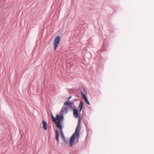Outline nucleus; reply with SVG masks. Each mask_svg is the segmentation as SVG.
I'll return each mask as SVG.
<instances>
[{
  "instance_id": "obj_12",
  "label": "nucleus",
  "mask_w": 154,
  "mask_h": 154,
  "mask_svg": "<svg viewBox=\"0 0 154 154\" xmlns=\"http://www.w3.org/2000/svg\"><path fill=\"white\" fill-rule=\"evenodd\" d=\"M71 98V96H70V97H69L68 98H67V100H69Z\"/></svg>"
},
{
  "instance_id": "obj_2",
  "label": "nucleus",
  "mask_w": 154,
  "mask_h": 154,
  "mask_svg": "<svg viewBox=\"0 0 154 154\" xmlns=\"http://www.w3.org/2000/svg\"><path fill=\"white\" fill-rule=\"evenodd\" d=\"M79 126L76 127L75 133L70 138L69 143L71 146H72L75 142V139H77L78 140L79 137L80 128H79Z\"/></svg>"
},
{
  "instance_id": "obj_10",
  "label": "nucleus",
  "mask_w": 154,
  "mask_h": 154,
  "mask_svg": "<svg viewBox=\"0 0 154 154\" xmlns=\"http://www.w3.org/2000/svg\"><path fill=\"white\" fill-rule=\"evenodd\" d=\"M60 131L61 136L62 137V139L64 140L65 137H64V135L63 133L62 129H60Z\"/></svg>"
},
{
  "instance_id": "obj_5",
  "label": "nucleus",
  "mask_w": 154,
  "mask_h": 154,
  "mask_svg": "<svg viewBox=\"0 0 154 154\" xmlns=\"http://www.w3.org/2000/svg\"><path fill=\"white\" fill-rule=\"evenodd\" d=\"M82 97L85 100V101L86 102V103L87 104H88V105H90V103L88 101V99L86 96L84 94L82 93Z\"/></svg>"
},
{
  "instance_id": "obj_7",
  "label": "nucleus",
  "mask_w": 154,
  "mask_h": 154,
  "mask_svg": "<svg viewBox=\"0 0 154 154\" xmlns=\"http://www.w3.org/2000/svg\"><path fill=\"white\" fill-rule=\"evenodd\" d=\"M43 127L44 129L46 130L47 129V123L44 121H42Z\"/></svg>"
},
{
  "instance_id": "obj_1",
  "label": "nucleus",
  "mask_w": 154,
  "mask_h": 154,
  "mask_svg": "<svg viewBox=\"0 0 154 154\" xmlns=\"http://www.w3.org/2000/svg\"><path fill=\"white\" fill-rule=\"evenodd\" d=\"M69 108L67 106H63L61 109L60 115L57 114L55 118L54 123L57 127L60 129H62V126L60 124L61 122L63 119V115L66 113L68 111Z\"/></svg>"
},
{
  "instance_id": "obj_4",
  "label": "nucleus",
  "mask_w": 154,
  "mask_h": 154,
  "mask_svg": "<svg viewBox=\"0 0 154 154\" xmlns=\"http://www.w3.org/2000/svg\"><path fill=\"white\" fill-rule=\"evenodd\" d=\"M60 41V38L59 36H57L55 38L54 42V51H55L59 45Z\"/></svg>"
},
{
  "instance_id": "obj_8",
  "label": "nucleus",
  "mask_w": 154,
  "mask_h": 154,
  "mask_svg": "<svg viewBox=\"0 0 154 154\" xmlns=\"http://www.w3.org/2000/svg\"><path fill=\"white\" fill-rule=\"evenodd\" d=\"M83 106V103L81 101L80 102V103L78 106V107L79 109V111L80 112Z\"/></svg>"
},
{
  "instance_id": "obj_6",
  "label": "nucleus",
  "mask_w": 154,
  "mask_h": 154,
  "mask_svg": "<svg viewBox=\"0 0 154 154\" xmlns=\"http://www.w3.org/2000/svg\"><path fill=\"white\" fill-rule=\"evenodd\" d=\"M72 104V103L70 101H66L64 103V105L69 106L68 107L69 108L68 109H69V108L70 107V106H71Z\"/></svg>"
},
{
  "instance_id": "obj_3",
  "label": "nucleus",
  "mask_w": 154,
  "mask_h": 154,
  "mask_svg": "<svg viewBox=\"0 0 154 154\" xmlns=\"http://www.w3.org/2000/svg\"><path fill=\"white\" fill-rule=\"evenodd\" d=\"M73 114L75 118H77L78 117V124L77 127L79 126V128H80V124L82 118L79 116L78 111L75 109H73Z\"/></svg>"
},
{
  "instance_id": "obj_9",
  "label": "nucleus",
  "mask_w": 154,
  "mask_h": 154,
  "mask_svg": "<svg viewBox=\"0 0 154 154\" xmlns=\"http://www.w3.org/2000/svg\"><path fill=\"white\" fill-rule=\"evenodd\" d=\"M56 139L58 141H59V134L58 133L57 130L56 131Z\"/></svg>"
},
{
  "instance_id": "obj_11",
  "label": "nucleus",
  "mask_w": 154,
  "mask_h": 154,
  "mask_svg": "<svg viewBox=\"0 0 154 154\" xmlns=\"http://www.w3.org/2000/svg\"><path fill=\"white\" fill-rule=\"evenodd\" d=\"M51 117H52V119L53 121L54 122L55 121V118L54 117V116H53V115L52 114L51 115Z\"/></svg>"
}]
</instances>
